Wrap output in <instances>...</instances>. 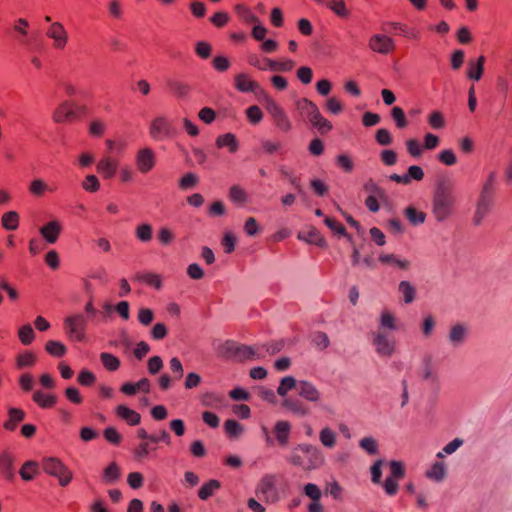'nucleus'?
<instances>
[{
	"label": "nucleus",
	"instance_id": "obj_1",
	"mask_svg": "<svg viewBox=\"0 0 512 512\" xmlns=\"http://www.w3.org/2000/svg\"><path fill=\"white\" fill-rule=\"evenodd\" d=\"M456 195L454 184L449 177L441 176L435 181L432 194V214L439 223L447 221L455 212Z\"/></svg>",
	"mask_w": 512,
	"mask_h": 512
},
{
	"label": "nucleus",
	"instance_id": "obj_2",
	"mask_svg": "<svg viewBox=\"0 0 512 512\" xmlns=\"http://www.w3.org/2000/svg\"><path fill=\"white\" fill-rule=\"evenodd\" d=\"M498 175L496 171H491L482 183L472 217L474 226H480L484 220L492 213L497 200Z\"/></svg>",
	"mask_w": 512,
	"mask_h": 512
},
{
	"label": "nucleus",
	"instance_id": "obj_3",
	"mask_svg": "<svg viewBox=\"0 0 512 512\" xmlns=\"http://www.w3.org/2000/svg\"><path fill=\"white\" fill-rule=\"evenodd\" d=\"M287 461L294 466L301 467L305 471H311L323 465L324 456L318 447L302 443L297 444L291 449Z\"/></svg>",
	"mask_w": 512,
	"mask_h": 512
},
{
	"label": "nucleus",
	"instance_id": "obj_4",
	"mask_svg": "<svg viewBox=\"0 0 512 512\" xmlns=\"http://www.w3.org/2000/svg\"><path fill=\"white\" fill-rule=\"evenodd\" d=\"M220 356L226 360L235 362H245L247 360L254 359L257 355L256 350L253 346L240 344L234 340H226L218 350Z\"/></svg>",
	"mask_w": 512,
	"mask_h": 512
},
{
	"label": "nucleus",
	"instance_id": "obj_5",
	"mask_svg": "<svg viewBox=\"0 0 512 512\" xmlns=\"http://www.w3.org/2000/svg\"><path fill=\"white\" fill-rule=\"evenodd\" d=\"M88 322V316H85L84 313H76L67 316L63 321V326L70 339L83 342L85 340Z\"/></svg>",
	"mask_w": 512,
	"mask_h": 512
},
{
	"label": "nucleus",
	"instance_id": "obj_6",
	"mask_svg": "<svg viewBox=\"0 0 512 512\" xmlns=\"http://www.w3.org/2000/svg\"><path fill=\"white\" fill-rule=\"evenodd\" d=\"M496 89L505 98L509 94L512 96V49L502 59L496 79Z\"/></svg>",
	"mask_w": 512,
	"mask_h": 512
},
{
	"label": "nucleus",
	"instance_id": "obj_7",
	"mask_svg": "<svg viewBox=\"0 0 512 512\" xmlns=\"http://www.w3.org/2000/svg\"><path fill=\"white\" fill-rule=\"evenodd\" d=\"M42 468L45 473L58 478L59 484L63 487L67 486L72 480V472L59 458H44L42 461Z\"/></svg>",
	"mask_w": 512,
	"mask_h": 512
},
{
	"label": "nucleus",
	"instance_id": "obj_8",
	"mask_svg": "<svg viewBox=\"0 0 512 512\" xmlns=\"http://www.w3.org/2000/svg\"><path fill=\"white\" fill-rule=\"evenodd\" d=\"M256 496L265 503L274 504L279 501V492L276 487V477L273 474H265L256 487Z\"/></svg>",
	"mask_w": 512,
	"mask_h": 512
},
{
	"label": "nucleus",
	"instance_id": "obj_9",
	"mask_svg": "<svg viewBox=\"0 0 512 512\" xmlns=\"http://www.w3.org/2000/svg\"><path fill=\"white\" fill-rule=\"evenodd\" d=\"M263 103L276 127L284 133L289 132L292 128V124L284 109L271 96L265 97Z\"/></svg>",
	"mask_w": 512,
	"mask_h": 512
},
{
	"label": "nucleus",
	"instance_id": "obj_10",
	"mask_svg": "<svg viewBox=\"0 0 512 512\" xmlns=\"http://www.w3.org/2000/svg\"><path fill=\"white\" fill-rule=\"evenodd\" d=\"M234 86L241 93H254L262 102L265 101V97L270 96L257 81L251 80L245 73L235 76Z\"/></svg>",
	"mask_w": 512,
	"mask_h": 512
},
{
	"label": "nucleus",
	"instance_id": "obj_11",
	"mask_svg": "<svg viewBox=\"0 0 512 512\" xmlns=\"http://www.w3.org/2000/svg\"><path fill=\"white\" fill-rule=\"evenodd\" d=\"M174 133L175 130L171 122L164 116L154 118L150 124L149 134L154 140L170 138Z\"/></svg>",
	"mask_w": 512,
	"mask_h": 512
},
{
	"label": "nucleus",
	"instance_id": "obj_12",
	"mask_svg": "<svg viewBox=\"0 0 512 512\" xmlns=\"http://www.w3.org/2000/svg\"><path fill=\"white\" fill-rule=\"evenodd\" d=\"M79 107L70 101L62 102L53 113V120L56 123H64L75 120L78 114Z\"/></svg>",
	"mask_w": 512,
	"mask_h": 512
},
{
	"label": "nucleus",
	"instance_id": "obj_13",
	"mask_svg": "<svg viewBox=\"0 0 512 512\" xmlns=\"http://www.w3.org/2000/svg\"><path fill=\"white\" fill-rule=\"evenodd\" d=\"M135 162L139 172L147 174L156 164L155 152L149 147L142 148L137 152Z\"/></svg>",
	"mask_w": 512,
	"mask_h": 512
},
{
	"label": "nucleus",
	"instance_id": "obj_14",
	"mask_svg": "<svg viewBox=\"0 0 512 512\" xmlns=\"http://www.w3.org/2000/svg\"><path fill=\"white\" fill-rule=\"evenodd\" d=\"M378 355L391 357L395 351L394 339H389L385 333L378 332L372 341Z\"/></svg>",
	"mask_w": 512,
	"mask_h": 512
},
{
	"label": "nucleus",
	"instance_id": "obj_15",
	"mask_svg": "<svg viewBox=\"0 0 512 512\" xmlns=\"http://www.w3.org/2000/svg\"><path fill=\"white\" fill-rule=\"evenodd\" d=\"M369 47L374 52L388 54L395 49V44L389 36L375 34L369 40Z\"/></svg>",
	"mask_w": 512,
	"mask_h": 512
},
{
	"label": "nucleus",
	"instance_id": "obj_16",
	"mask_svg": "<svg viewBox=\"0 0 512 512\" xmlns=\"http://www.w3.org/2000/svg\"><path fill=\"white\" fill-rule=\"evenodd\" d=\"M47 36L54 40V47L56 49H63L68 41L67 32L60 22H54L51 24L47 31Z\"/></svg>",
	"mask_w": 512,
	"mask_h": 512
},
{
	"label": "nucleus",
	"instance_id": "obj_17",
	"mask_svg": "<svg viewBox=\"0 0 512 512\" xmlns=\"http://www.w3.org/2000/svg\"><path fill=\"white\" fill-rule=\"evenodd\" d=\"M468 335V327L465 324L457 323L450 328L448 340L453 347H460L465 343Z\"/></svg>",
	"mask_w": 512,
	"mask_h": 512
},
{
	"label": "nucleus",
	"instance_id": "obj_18",
	"mask_svg": "<svg viewBox=\"0 0 512 512\" xmlns=\"http://www.w3.org/2000/svg\"><path fill=\"white\" fill-rule=\"evenodd\" d=\"M273 433L277 440V443L281 447H285L289 443L291 424L288 421L280 420L277 421L273 428Z\"/></svg>",
	"mask_w": 512,
	"mask_h": 512
},
{
	"label": "nucleus",
	"instance_id": "obj_19",
	"mask_svg": "<svg viewBox=\"0 0 512 512\" xmlns=\"http://www.w3.org/2000/svg\"><path fill=\"white\" fill-rule=\"evenodd\" d=\"M61 230L60 222L54 220L43 225L39 232L48 243L54 244L58 240Z\"/></svg>",
	"mask_w": 512,
	"mask_h": 512
},
{
	"label": "nucleus",
	"instance_id": "obj_20",
	"mask_svg": "<svg viewBox=\"0 0 512 512\" xmlns=\"http://www.w3.org/2000/svg\"><path fill=\"white\" fill-rule=\"evenodd\" d=\"M298 238L307 243L314 244L320 248L327 247V241L322 233L315 227L310 228L307 232H300Z\"/></svg>",
	"mask_w": 512,
	"mask_h": 512
},
{
	"label": "nucleus",
	"instance_id": "obj_21",
	"mask_svg": "<svg viewBox=\"0 0 512 512\" xmlns=\"http://www.w3.org/2000/svg\"><path fill=\"white\" fill-rule=\"evenodd\" d=\"M282 406L299 417L307 415L310 411L309 408L298 398H285L282 402Z\"/></svg>",
	"mask_w": 512,
	"mask_h": 512
},
{
	"label": "nucleus",
	"instance_id": "obj_22",
	"mask_svg": "<svg viewBox=\"0 0 512 512\" xmlns=\"http://www.w3.org/2000/svg\"><path fill=\"white\" fill-rule=\"evenodd\" d=\"M297 391L299 396L310 402H317L320 399L319 391L308 381H299Z\"/></svg>",
	"mask_w": 512,
	"mask_h": 512
},
{
	"label": "nucleus",
	"instance_id": "obj_23",
	"mask_svg": "<svg viewBox=\"0 0 512 512\" xmlns=\"http://www.w3.org/2000/svg\"><path fill=\"white\" fill-rule=\"evenodd\" d=\"M115 412L117 416L124 420L128 425L135 426L141 421V415L126 405H118Z\"/></svg>",
	"mask_w": 512,
	"mask_h": 512
},
{
	"label": "nucleus",
	"instance_id": "obj_24",
	"mask_svg": "<svg viewBox=\"0 0 512 512\" xmlns=\"http://www.w3.org/2000/svg\"><path fill=\"white\" fill-rule=\"evenodd\" d=\"M0 474L9 481H12L15 478L13 457L8 452L0 454Z\"/></svg>",
	"mask_w": 512,
	"mask_h": 512
},
{
	"label": "nucleus",
	"instance_id": "obj_25",
	"mask_svg": "<svg viewBox=\"0 0 512 512\" xmlns=\"http://www.w3.org/2000/svg\"><path fill=\"white\" fill-rule=\"evenodd\" d=\"M215 144L219 149L227 147L230 153H236L239 149V142L235 134L231 132L219 135Z\"/></svg>",
	"mask_w": 512,
	"mask_h": 512
},
{
	"label": "nucleus",
	"instance_id": "obj_26",
	"mask_svg": "<svg viewBox=\"0 0 512 512\" xmlns=\"http://www.w3.org/2000/svg\"><path fill=\"white\" fill-rule=\"evenodd\" d=\"M485 61L486 58L481 55L476 61H470L468 63L467 77L470 80L479 81L482 78Z\"/></svg>",
	"mask_w": 512,
	"mask_h": 512
},
{
	"label": "nucleus",
	"instance_id": "obj_27",
	"mask_svg": "<svg viewBox=\"0 0 512 512\" xmlns=\"http://www.w3.org/2000/svg\"><path fill=\"white\" fill-rule=\"evenodd\" d=\"M296 108L301 114L306 115L309 121L319 112L318 106L308 98L299 99L296 102Z\"/></svg>",
	"mask_w": 512,
	"mask_h": 512
},
{
	"label": "nucleus",
	"instance_id": "obj_28",
	"mask_svg": "<svg viewBox=\"0 0 512 512\" xmlns=\"http://www.w3.org/2000/svg\"><path fill=\"white\" fill-rule=\"evenodd\" d=\"M167 87L178 99L186 98L191 91V86L188 83L179 80H168Z\"/></svg>",
	"mask_w": 512,
	"mask_h": 512
},
{
	"label": "nucleus",
	"instance_id": "obj_29",
	"mask_svg": "<svg viewBox=\"0 0 512 512\" xmlns=\"http://www.w3.org/2000/svg\"><path fill=\"white\" fill-rule=\"evenodd\" d=\"M118 168V163L115 160H112L110 158H102L97 163V171L101 174H103L104 178L110 179L112 178Z\"/></svg>",
	"mask_w": 512,
	"mask_h": 512
},
{
	"label": "nucleus",
	"instance_id": "obj_30",
	"mask_svg": "<svg viewBox=\"0 0 512 512\" xmlns=\"http://www.w3.org/2000/svg\"><path fill=\"white\" fill-rule=\"evenodd\" d=\"M33 401L43 409L52 408L57 403V396L51 394H44L42 391L37 390L33 393Z\"/></svg>",
	"mask_w": 512,
	"mask_h": 512
},
{
	"label": "nucleus",
	"instance_id": "obj_31",
	"mask_svg": "<svg viewBox=\"0 0 512 512\" xmlns=\"http://www.w3.org/2000/svg\"><path fill=\"white\" fill-rule=\"evenodd\" d=\"M221 487V483L219 480L211 479L208 482L204 483L201 488L198 490V497L206 501L208 500L215 491H217Z\"/></svg>",
	"mask_w": 512,
	"mask_h": 512
},
{
	"label": "nucleus",
	"instance_id": "obj_32",
	"mask_svg": "<svg viewBox=\"0 0 512 512\" xmlns=\"http://www.w3.org/2000/svg\"><path fill=\"white\" fill-rule=\"evenodd\" d=\"M420 376L423 380H430L433 383L438 380L437 374L432 369V356L429 354L425 355L422 359Z\"/></svg>",
	"mask_w": 512,
	"mask_h": 512
},
{
	"label": "nucleus",
	"instance_id": "obj_33",
	"mask_svg": "<svg viewBox=\"0 0 512 512\" xmlns=\"http://www.w3.org/2000/svg\"><path fill=\"white\" fill-rule=\"evenodd\" d=\"M121 471L116 462L110 463L103 471L102 481L106 484H114L119 480Z\"/></svg>",
	"mask_w": 512,
	"mask_h": 512
},
{
	"label": "nucleus",
	"instance_id": "obj_34",
	"mask_svg": "<svg viewBox=\"0 0 512 512\" xmlns=\"http://www.w3.org/2000/svg\"><path fill=\"white\" fill-rule=\"evenodd\" d=\"M389 25L395 32H399L400 34L407 38L414 40H419L421 38V33L419 30L415 28H410L406 24H402L399 22H391L389 23Z\"/></svg>",
	"mask_w": 512,
	"mask_h": 512
},
{
	"label": "nucleus",
	"instance_id": "obj_35",
	"mask_svg": "<svg viewBox=\"0 0 512 512\" xmlns=\"http://www.w3.org/2000/svg\"><path fill=\"white\" fill-rule=\"evenodd\" d=\"M398 291L406 304L412 303L416 298V288L409 281L403 280L398 284Z\"/></svg>",
	"mask_w": 512,
	"mask_h": 512
},
{
	"label": "nucleus",
	"instance_id": "obj_36",
	"mask_svg": "<svg viewBox=\"0 0 512 512\" xmlns=\"http://www.w3.org/2000/svg\"><path fill=\"white\" fill-rule=\"evenodd\" d=\"M19 214L16 211H8L1 217L2 227L7 231H14L19 226Z\"/></svg>",
	"mask_w": 512,
	"mask_h": 512
},
{
	"label": "nucleus",
	"instance_id": "obj_37",
	"mask_svg": "<svg viewBox=\"0 0 512 512\" xmlns=\"http://www.w3.org/2000/svg\"><path fill=\"white\" fill-rule=\"evenodd\" d=\"M404 215L405 217L408 219V221L414 225V226H417V225H420V224H423L425 222V219H426V213L423 212V211H419L417 210L415 207L413 206H408L405 210H404Z\"/></svg>",
	"mask_w": 512,
	"mask_h": 512
},
{
	"label": "nucleus",
	"instance_id": "obj_38",
	"mask_svg": "<svg viewBox=\"0 0 512 512\" xmlns=\"http://www.w3.org/2000/svg\"><path fill=\"white\" fill-rule=\"evenodd\" d=\"M136 279L140 282H143L149 286L154 287L156 290H160L162 288V280L158 274L155 273H137Z\"/></svg>",
	"mask_w": 512,
	"mask_h": 512
},
{
	"label": "nucleus",
	"instance_id": "obj_39",
	"mask_svg": "<svg viewBox=\"0 0 512 512\" xmlns=\"http://www.w3.org/2000/svg\"><path fill=\"white\" fill-rule=\"evenodd\" d=\"M100 361L104 368L110 372L118 370L121 365L119 358L108 352H102L100 354Z\"/></svg>",
	"mask_w": 512,
	"mask_h": 512
},
{
	"label": "nucleus",
	"instance_id": "obj_40",
	"mask_svg": "<svg viewBox=\"0 0 512 512\" xmlns=\"http://www.w3.org/2000/svg\"><path fill=\"white\" fill-rule=\"evenodd\" d=\"M310 123L322 135L330 132L333 129L332 123L329 120H327L325 117H323V115L320 113V111L315 116V118L310 120Z\"/></svg>",
	"mask_w": 512,
	"mask_h": 512
},
{
	"label": "nucleus",
	"instance_id": "obj_41",
	"mask_svg": "<svg viewBox=\"0 0 512 512\" xmlns=\"http://www.w3.org/2000/svg\"><path fill=\"white\" fill-rule=\"evenodd\" d=\"M45 350L53 357H63L67 353V347L60 341L49 340L45 344Z\"/></svg>",
	"mask_w": 512,
	"mask_h": 512
},
{
	"label": "nucleus",
	"instance_id": "obj_42",
	"mask_svg": "<svg viewBox=\"0 0 512 512\" xmlns=\"http://www.w3.org/2000/svg\"><path fill=\"white\" fill-rule=\"evenodd\" d=\"M326 6L340 18H348L350 15L344 0H329Z\"/></svg>",
	"mask_w": 512,
	"mask_h": 512
},
{
	"label": "nucleus",
	"instance_id": "obj_43",
	"mask_svg": "<svg viewBox=\"0 0 512 512\" xmlns=\"http://www.w3.org/2000/svg\"><path fill=\"white\" fill-rule=\"evenodd\" d=\"M153 444L150 441H142L134 450L133 455L136 460H143L147 458L153 451L156 450L155 446H151Z\"/></svg>",
	"mask_w": 512,
	"mask_h": 512
},
{
	"label": "nucleus",
	"instance_id": "obj_44",
	"mask_svg": "<svg viewBox=\"0 0 512 512\" xmlns=\"http://www.w3.org/2000/svg\"><path fill=\"white\" fill-rule=\"evenodd\" d=\"M446 474V467L443 462H435L426 472V477L437 482L442 481Z\"/></svg>",
	"mask_w": 512,
	"mask_h": 512
},
{
	"label": "nucleus",
	"instance_id": "obj_45",
	"mask_svg": "<svg viewBox=\"0 0 512 512\" xmlns=\"http://www.w3.org/2000/svg\"><path fill=\"white\" fill-rule=\"evenodd\" d=\"M294 67L295 61L291 59H286L283 61L271 59V61L269 62L268 70L273 72H290L293 70Z\"/></svg>",
	"mask_w": 512,
	"mask_h": 512
},
{
	"label": "nucleus",
	"instance_id": "obj_46",
	"mask_svg": "<svg viewBox=\"0 0 512 512\" xmlns=\"http://www.w3.org/2000/svg\"><path fill=\"white\" fill-rule=\"evenodd\" d=\"M225 433L229 438L236 439L244 431L243 426L234 419H228L224 423Z\"/></svg>",
	"mask_w": 512,
	"mask_h": 512
},
{
	"label": "nucleus",
	"instance_id": "obj_47",
	"mask_svg": "<svg viewBox=\"0 0 512 512\" xmlns=\"http://www.w3.org/2000/svg\"><path fill=\"white\" fill-rule=\"evenodd\" d=\"M229 199L233 203L243 205L247 202L248 196L246 191L239 185H232L229 189Z\"/></svg>",
	"mask_w": 512,
	"mask_h": 512
},
{
	"label": "nucleus",
	"instance_id": "obj_48",
	"mask_svg": "<svg viewBox=\"0 0 512 512\" xmlns=\"http://www.w3.org/2000/svg\"><path fill=\"white\" fill-rule=\"evenodd\" d=\"M136 238L141 242H149L153 237V228L149 223L139 224L135 229Z\"/></svg>",
	"mask_w": 512,
	"mask_h": 512
},
{
	"label": "nucleus",
	"instance_id": "obj_49",
	"mask_svg": "<svg viewBox=\"0 0 512 512\" xmlns=\"http://www.w3.org/2000/svg\"><path fill=\"white\" fill-rule=\"evenodd\" d=\"M379 261L383 264H393L402 270H407L410 267L408 260L398 259L394 254H380Z\"/></svg>",
	"mask_w": 512,
	"mask_h": 512
},
{
	"label": "nucleus",
	"instance_id": "obj_50",
	"mask_svg": "<svg viewBox=\"0 0 512 512\" xmlns=\"http://www.w3.org/2000/svg\"><path fill=\"white\" fill-rule=\"evenodd\" d=\"M298 382L293 376H285L281 379L280 384L277 388L278 395L284 397L287 393L296 388L297 389Z\"/></svg>",
	"mask_w": 512,
	"mask_h": 512
},
{
	"label": "nucleus",
	"instance_id": "obj_51",
	"mask_svg": "<svg viewBox=\"0 0 512 512\" xmlns=\"http://www.w3.org/2000/svg\"><path fill=\"white\" fill-rule=\"evenodd\" d=\"M19 473L24 481H31L34 475L38 473V463L35 461L25 462Z\"/></svg>",
	"mask_w": 512,
	"mask_h": 512
},
{
	"label": "nucleus",
	"instance_id": "obj_52",
	"mask_svg": "<svg viewBox=\"0 0 512 512\" xmlns=\"http://www.w3.org/2000/svg\"><path fill=\"white\" fill-rule=\"evenodd\" d=\"M271 58L268 57H260L257 54H250L247 56V62L249 65L261 70L266 71L269 69V62Z\"/></svg>",
	"mask_w": 512,
	"mask_h": 512
},
{
	"label": "nucleus",
	"instance_id": "obj_53",
	"mask_svg": "<svg viewBox=\"0 0 512 512\" xmlns=\"http://www.w3.org/2000/svg\"><path fill=\"white\" fill-rule=\"evenodd\" d=\"M35 363L36 356L30 351H25L24 353L19 354L16 358V367L18 369L32 367Z\"/></svg>",
	"mask_w": 512,
	"mask_h": 512
},
{
	"label": "nucleus",
	"instance_id": "obj_54",
	"mask_svg": "<svg viewBox=\"0 0 512 512\" xmlns=\"http://www.w3.org/2000/svg\"><path fill=\"white\" fill-rule=\"evenodd\" d=\"M18 337L23 345H30L35 339V332L30 324L23 325L18 331Z\"/></svg>",
	"mask_w": 512,
	"mask_h": 512
},
{
	"label": "nucleus",
	"instance_id": "obj_55",
	"mask_svg": "<svg viewBox=\"0 0 512 512\" xmlns=\"http://www.w3.org/2000/svg\"><path fill=\"white\" fill-rule=\"evenodd\" d=\"M319 438L321 443L327 448H333L336 444V434L329 427H325L320 431Z\"/></svg>",
	"mask_w": 512,
	"mask_h": 512
},
{
	"label": "nucleus",
	"instance_id": "obj_56",
	"mask_svg": "<svg viewBox=\"0 0 512 512\" xmlns=\"http://www.w3.org/2000/svg\"><path fill=\"white\" fill-rule=\"evenodd\" d=\"M389 467H390V476L389 477H392L393 479H396V480H401L404 478L406 469H405V465L403 462L397 461V460H391L389 462Z\"/></svg>",
	"mask_w": 512,
	"mask_h": 512
},
{
	"label": "nucleus",
	"instance_id": "obj_57",
	"mask_svg": "<svg viewBox=\"0 0 512 512\" xmlns=\"http://www.w3.org/2000/svg\"><path fill=\"white\" fill-rule=\"evenodd\" d=\"M391 117L395 121L397 128L403 129L407 127L408 121L406 119L404 110L401 107L394 106L391 110Z\"/></svg>",
	"mask_w": 512,
	"mask_h": 512
},
{
	"label": "nucleus",
	"instance_id": "obj_58",
	"mask_svg": "<svg viewBox=\"0 0 512 512\" xmlns=\"http://www.w3.org/2000/svg\"><path fill=\"white\" fill-rule=\"evenodd\" d=\"M313 345H315L319 350H325L330 345V340L328 335L325 332L317 331L312 335L311 339Z\"/></svg>",
	"mask_w": 512,
	"mask_h": 512
},
{
	"label": "nucleus",
	"instance_id": "obj_59",
	"mask_svg": "<svg viewBox=\"0 0 512 512\" xmlns=\"http://www.w3.org/2000/svg\"><path fill=\"white\" fill-rule=\"evenodd\" d=\"M279 172L282 177L289 180L290 184L296 189V191L300 195H305V192L303 191V188L300 183V178L293 175L291 171L286 170L284 167H281L279 169Z\"/></svg>",
	"mask_w": 512,
	"mask_h": 512
},
{
	"label": "nucleus",
	"instance_id": "obj_60",
	"mask_svg": "<svg viewBox=\"0 0 512 512\" xmlns=\"http://www.w3.org/2000/svg\"><path fill=\"white\" fill-rule=\"evenodd\" d=\"M246 116L252 125H257L263 119V112L257 105H252L246 109Z\"/></svg>",
	"mask_w": 512,
	"mask_h": 512
},
{
	"label": "nucleus",
	"instance_id": "obj_61",
	"mask_svg": "<svg viewBox=\"0 0 512 512\" xmlns=\"http://www.w3.org/2000/svg\"><path fill=\"white\" fill-rule=\"evenodd\" d=\"M103 436L109 443L115 446H119L122 442V435L114 427L105 428Z\"/></svg>",
	"mask_w": 512,
	"mask_h": 512
},
{
	"label": "nucleus",
	"instance_id": "obj_62",
	"mask_svg": "<svg viewBox=\"0 0 512 512\" xmlns=\"http://www.w3.org/2000/svg\"><path fill=\"white\" fill-rule=\"evenodd\" d=\"M303 493L305 496L310 498L312 501H320L322 497L321 489L314 483H307L303 487Z\"/></svg>",
	"mask_w": 512,
	"mask_h": 512
},
{
	"label": "nucleus",
	"instance_id": "obj_63",
	"mask_svg": "<svg viewBox=\"0 0 512 512\" xmlns=\"http://www.w3.org/2000/svg\"><path fill=\"white\" fill-rule=\"evenodd\" d=\"M437 157L438 160L446 166H453L457 163V157L452 149L442 150Z\"/></svg>",
	"mask_w": 512,
	"mask_h": 512
},
{
	"label": "nucleus",
	"instance_id": "obj_64",
	"mask_svg": "<svg viewBox=\"0 0 512 512\" xmlns=\"http://www.w3.org/2000/svg\"><path fill=\"white\" fill-rule=\"evenodd\" d=\"M359 445L369 455H375L378 453V443L373 437H364L360 440Z\"/></svg>",
	"mask_w": 512,
	"mask_h": 512
}]
</instances>
